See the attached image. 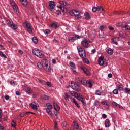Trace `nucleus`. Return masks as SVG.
<instances>
[{
	"mask_svg": "<svg viewBox=\"0 0 130 130\" xmlns=\"http://www.w3.org/2000/svg\"><path fill=\"white\" fill-rule=\"evenodd\" d=\"M10 85H12V86H15V81L12 80L10 82Z\"/></svg>",
	"mask_w": 130,
	"mask_h": 130,
	"instance_id": "54",
	"label": "nucleus"
},
{
	"mask_svg": "<svg viewBox=\"0 0 130 130\" xmlns=\"http://www.w3.org/2000/svg\"><path fill=\"white\" fill-rule=\"evenodd\" d=\"M5 98L6 100H9L10 96H9V95H5Z\"/></svg>",
	"mask_w": 130,
	"mask_h": 130,
	"instance_id": "62",
	"label": "nucleus"
},
{
	"mask_svg": "<svg viewBox=\"0 0 130 130\" xmlns=\"http://www.w3.org/2000/svg\"><path fill=\"white\" fill-rule=\"evenodd\" d=\"M96 9H97V11H99V10H101L102 9V11H103V12H104H104H105V11H104V9H103V8H102V6H98L97 7H96Z\"/></svg>",
	"mask_w": 130,
	"mask_h": 130,
	"instance_id": "39",
	"label": "nucleus"
},
{
	"mask_svg": "<svg viewBox=\"0 0 130 130\" xmlns=\"http://www.w3.org/2000/svg\"><path fill=\"white\" fill-rule=\"evenodd\" d=\"M67 122L64 121L62 123V127H66L67 126Z\"/></svg>",
	"mask_w": 130,
	"mask_h": 130,
	"instance_id": "48",
	"label": "nucleus"
},
{
	"mask_svg": "<svg viewBox=\"0 0 130 130\" xmlns=\"http://www.w3.org/2000/svg\"><path fill=\"white\" fill-rule=\"evenodd\" d=\"M57 127V122L56 121H54V128Z\"/></svg>",
	"mask_w": 130,
	"mask_h": 130,
	"instance_id": "58",
	"label": "nucleus"
},
{
	"mask_svg": "<svg viewBox=\"0 0 130 130\" xmlns=\"http://www.w3.org/2000/svg\"><path fill=\"white\" fill-rule=\"evenodd\" d=\"M111 41L113 44L117 45V44H118V43H117V41H118V38H113L111 39Z\"/></svg>",
	"mask_w": 130,
	"mask_h": 130,
	"instance_id": "18",
	"label": "nucleus"
},
{
	"mask_svg": "<svg viewBox=\"0 0 130 130\" xmlns=\"http://www.w3.org/2000/svg\"><path fill=\"white\" fill-rule=\"evenodd\" d=\"M124 91H125V93L130 94V89L129 88L126 87L124 88Z\"/></svg>",
	"mask_w": 130,
	"mask_h": 130,
	"instance_id": "40",
	"label": "nucleus"
},
{
	"mask_svg": "<svg viewBox=\"0 0 130 130\" xmlns=\"http://www.w3.org/2000/svg\"><path fill=\"white\" fill-rule=\"evenodd\" d=\"M24 28L26 31L28 32V33H30V34L33 33V29L32 28V26H30V24H29V23H25Z\"/></svg>",
	"mask_w": 130,
	"mask_h": 130,
	"instance_id": "7",
	"label": "nucleus"
},
{
	"mask_svg": "<svg viewBox=\"0 0 130 130\" xmlns=\"http://www.w3.org/2000/svg\"><path fill=\"white\" fill-rule=\"evenodd\" d=\"M77 50L80 57H82V58H86L87 54H86V51H85V49L82 48L81 46H79L77 47Z\"/></svg>",
	"mask_w": 130,
	"mask_h": 130,
	"instance_id": "1",
	"label": "nucleus"
},
{
	"mask_svg": "<svg viewBox=\"0 0 130 130\" xmlns=\"http://www.w3.org/2000/svg\"><path fill=\"white\" fill-rule=\"evenodd\" d=\"M32 52L34 55H36V56H37V57L39 58H44V54L40 52L38 49H34Z\"/></svg>",
	"mask_w": 130,
	"mask_h": 130,
	"instance_id": "4",
	"label": "nucleus"
},
{
	"mask_svg": "<svg viewBox=\"0 0 130 130\" xmlns=\"http://www.w3.org/2000/svg\"><path fill=\"white\" fill-rule=\"evenodd\" d=\"M10 27L11 28V29H13V30H16L17 29V25H16L14 23H12Z\"/></svg>",
	"mask_w": 130,
	"mask_h": 130,
	"instance_id": "29",
	"label": "nucleus"
},
{
	"mask_svg": "<svg viewBox=\"0 0 130 130\" xmlns=\"http://www.w3.org/2000/svg\"><path fill=\"white\" fill-rule=\"evenodd\" d=\"M83 37L82 36H80L78 35H75L73 37H69L68 38V40L69 41H71L72 42H74L75 40H77V39H80V38H82Z\"/></svg>",
	"mask_w": 130,
	"mask_h": 130,
	"instance_id": "9",
	"label": "nucleus"
},
{
	"mask_svg": "<svg viewBox=\"0 0 130 130\" xmlns=\"http://www.w3.org/2000/svg\"><path fill=\"white\" fill-rule=\"evenodd\" d=\"M76 82L78 84H80L81 85H86L87 84V80H86L84 78H78L76 79Z\"/></svg>",
	"mask_w": 130,
	"mask_h": 130,
	"instance_id": "11",
	"label": "nucleus"
},
{
	"mask_svg": "<svg viewBox=\"0 0 130 130\" xmlns=\"http://www.w3.org/2000/svg\"><path fill=\"white\" fill-rule=\"evenodd\" d=\"M101 104H103V105H106L107 108L109 107V105H108V104L105 101H102Z\"/></svg>",
	"mask_w": 130,
	"mask_h": 130,
	"instance_id": "37",
	"label": "nucleus"
},
{
	"mask_svg": "<svg viewBox=\"0 0 130 130\" xmlns=\"http://www.w3.org/2000/svg\"><path fill=\"white\" fill-rule=\"evenodd\" d=\"M102 117H103V118H106L107 117V115H106V114H103L102 115Z\"/></svg>",
	"mask_w": 130,
	"mask_h": 130,
	"instance_id": "61",
	"label": "nucleus"
},
{
	"mask_svg": "<svg viewBox=\"0 0 130 130\" xmlns=\"http://www.w3.org/2000/svg\"><path fill=\"white\" fill-rule=\"evenodd\" d=\"M71 71H72L73 74H77V71H76V70H75V69L74 68H71Z\"/></svg>",
	"mask_w": 130,
	"mask_h": 130,
	"instance_id": "53",
	"label": "nucleus"
},
{
	"mask_svg": "<svg viewBox=\"0 0 130 130\" xmlns=\"http://www.w3.org/2000/svg\"><path fill=\"white\" fill-rule=\"evenodd\" d=\"M121 25H122V22H118L116 24L117 27H121Z\"/></svg>",
	"mask_w": 130,
	"mask_h": 130,
	"instance_id": "50",
	"label": "nucleus"
},
{
	"mask_svg": "<svg viewBox=\"0 0 130 130\" xmlns=\"http://www.w3.org/2000/svg\"><path fill=\"white\" fill-rule=\"evenodd\" d=\"M61 10V11H62V12L67 11V8L65 7H63Z\"/></svg>",
	"mask_w": 130,
	"mask_h": 130,
	"instance_id": "55",
	"label": "nucleus"
},
{
	"mask_svg": "<svg viewBox=\"0 0 130 130\" xmlns=\"http://www.w3.org/2000/svg\"><path fill=\"white\" fill-rule=\"evenodd\" d=\"M53 106L55 110H56L57 111H58V110L60 109L59 106L57 104L55 103V102L53 103Z\"/></svg>",
	"mask_w": 130,
	"mask_h": 130,
	"instance_id": "19",
	"label": "nucleus"
},
{
	"mask_svg": "<svg viewBox=\"0 0 130 130\" xmlns=\"http://www.w3.org/2000/svg\"><path fill=\"white\" fill-rule=\"evenodd\" d=\"M13 23V21L11 19L6 20V24L10 27Z\"/></svg>",
	"mask_w": 130,
	"mask_h": 130,
	"instance_id": "25",
	"label": "nucleus"
},
{
	"mask_svg": "<svg viewBox=\"0 0 130 130\" xmlns=\"http://www.w3.org/2000/svg\"><path fill=\"white\" fill-rule=\"evenodd\" d=\"M118 104H117L116 102H113V105L114 106H116V107H117L118 106Z\"/></svg>",
	"mask_w": 130,
	"mask_h": 130,
	"instance_id": "52",
	"label": "nucleus"
},
{
	"mask_svg": "<svg viewBox=\"0 0 130 130\" xmlns=\"http://www.w3.org/2000/svg\"><path fill=\"white\" fill-rule=\"evenodd\" d=\"M46 105L47 106V108L46 109L47 112H48V114H50V115H52V113L51 112V110L52 109V105L49 103H47Z\"/></svg>",
	"mask_w": 130,
	"mask_h": 130,
	"instance_id": "12",
	"label": "nucleus"
},
{
	"mask_svg": "<svg viewBox=\"0 0 130 130\" xmlns=\"http://www.w3.org/2000/svg\"><path fill=\"white\" fill-rule=\"evenodd\" d=\"M57 15H60V14H61V11L60 10L57 11Z\"/></svg>",
	"mask_w": 130,
	"mask_h": 130,
	"instance_id": "63",
	"label": "nucleus"
},
{
	"mask_svg": "<svg viewBox=\"0 0 130 130\" xmlns=\"http://www.w3.org/2000/svg\"><path fill=\"white\" fill-rule=\"evenodd\" d=\"M44 66V64H43V60H42L41 62H39L37 63V67L39 68V69H42Z\"/></svg>",
	"mask_w": 130,
	"mask_h": 130,
	"instance_id": "20",
	"label": "nucleus"
},
{
	"mask_svg": "<svg viewBox=\"0 0 130 130\" xmlns=\"http://www.w3.org/2000/svg\"><path fill=\"white\" fill-rule=\"evenodd\" d=\"M124 86L122 84H120L117 86V89L118 91H123Z\"/></svg>",
	"mask_w": 130,
	"mask_h": 130,
	"instance_id": "26",
	"label": "nucleus"
},
{
	"mask_svg": "<svg viewBox=\"0 0 130 130\" xmlns=\"http://www.w3.org/2000/svg\"><path fill=\"white\" fill-rule=\"evenodd\" d=\"M74 104H75L76 106H77L78 108H80V105H79V104H78V102L76 101V103H74Z\"/></svg>",
	"mask_w": 130,
	"mask_h": 130,
	"instance_id": "57",
	"label": "nucleus"
},
{
	"mask_svg": "<svg viewBox=\"0 0 130 130\" xmlns=\"http://www.w3.org/2000/svg\"><path fill=\"white\" fill-rule=\"evenodd\" d=\"M43 64H44L43 69L44 71L46 72H50V71H51V67H50V64H48L47 59H43Z\"/></svg>",
	"mask_w": 130,
	"mask_h": 130,
	"instance_id": "2",
	"label": "nucleus"
},
{
	"mask_svg": "<svg viewBox=\"0 0 130 130\" xmlns=\"http://www.w3.org/2000/svg\"><path fill=\"white\" fill-rule=\"evenodd\" d=\"M104 57H100V58H99L98 62L100 66H103V64H104Z\"/></svg>",
	"mask_w": 130,
	"mask_h": 130,
	"instance_id": "14",
	"label": "nucleus"
},
{
	"mask_svg": "<svg viewBox=\"0 0 130 130\" xmlns=\"http://www.w3.org/2000/svg\"><path fill=\"white\" fill-rule=\"evenodd\" d=\"M74 127H75L76 129H79V124H78V122H76V121H74Z\"/></svg>",
	"mask_w": 130,
	"mask_h": 130,
	"instance_id": "32",
	"label": "nucleus"
},
{
	"mask_svg": "<svg viewBox=\"0 0 130 130\" xmlns=\"http://www.w3.org/2000/svg\"><path fill=\"white\" fill-rule=\"evenodd\" d=\"M45 85L48 87H50V86H51V83L50 82H45Z\"/></svg>",
	"mask_w": 130,
	"mask_h": 130,
	"instance_id": "47",
	"label": "nucleus"
},
{
	"mask_svg": "<svg viewBox=\"0 0 130 130\" xmlns=\"http://www.w3.org/2000/svg\"><path fill=\"white\" fill-rule=\"evenodd\" d=\"M44 33L45 34H46V35H48V34H49V33H50V30H48V29H46L44 31Z\"/></svg>",
	"mask_w": 130,
	"mask_h": 130,
	"instance_id": "46",
	"label": "nucleus"
},
{
	"mask_svg": "<svg viewBox=\"0 0 130 130\" xmlns=\"http://www.w3.org/2000/svg\"><path fill=\"white\" fill-rule=\"evenodd\" d=\"M84 16H85V20H90L91 18V15L88 12H86L84 13Z\"/></svg>",
	"mask_w": 130,
	"mask_h": 130,
	"instance_id": "23",
	"label": "nucleus"
},
{
	"mask_svg": "<svg viewBox=\"0 0 130 130\" xmlns=\"http://www.w3.org/2000/svg\"><path fill=\"white\" fill-rule=\"evenodd\" d=\"M42 98L44 100H48V99H49V97L47 96L45 94H43V95H42Z\"/></svg>",
	"mask_w": 130,
	"mask_h": 130,
	"instance_id": "33",
	"label": "nucleus"
},
{
	"mask_svg": "<svg viewBox=\"0 0 130 130\" xmlns=\"http://www.w3.org/2000/svg\"><path fill=\"white\" fill-rule=\"evenodd\" d=\"M16 125H17L16 124L15 121L13 120L11 122V126H12V127H16Z\"/></svg>",
	"mask_w": 130,
	"mask_h": 130,
	"instance_id": "42",
	"label": "nucleus"
},
{
	"mask_svg": "<svg viewBox=\"0 0 130 130\" xmlns=\"http://www.w3.org/2000/svg\"><path fill=\"white\" fill-rule=\"evenodd\" d=\"M3 113V111L0 109V121L2 120V114Z\"/></svg>",
	"mask_w": 130,
	"mask_h": 130,
	"instance_id": "60",
	"label": "nucleus"
},
{
	"mask_svg": "<svg viewBox=\"0 0 130 130\" xmlns=\"http://www.w3.org/2000/svg\"><path fill=\"white\" fill-rule=\"evenodd\" d=\"M97 8L96 7H93L92 8V12H93V13H95V12H97Z\"/></svg>",
	"mask_w": 130,
	"mask_h": 130,
	"instance_id": "51",
	"label": "nucleus"
},
{
	"mask_svg": "<svg viewBox=\"0 0 130 130\" xmlns=\"http://www.w3.org/2000/svg\"><path fill=\"white\" fill-rule=\"evenodd\" d=\"M23 6H27V0H20Z\"/></svg>",
	"mask_w": 130,
	"mask_h": 130,
	"instance_id": "35",
	"label": "nucleus"
},
{
	"mask_svg": "<svg viewBox=\"0 0 130 130\" xmlns=\"http://www.w3.org/2000/svg\"><path fill=\"white\" fill-rule=\"evenodd\" d=\"M0 56H1L2 57H4V58H7V56L3 53V52H0Z\"/></svg>",
	"mask_w": 130,
	"mask_h": 130,
	"instance_id": "43",
	"label": "nucleus"
},
{
	"mask_svg": "<svg viewBox=\"0 0 130 130\" xmlns=\"http://www.w3.org/2000/svg\"><path fill=\"white\" fill-rule=\"evenodd\" d=\"M27 93H28V94H31V88H30V87H27Z\"/></svg>",
	"mask_w": 130,
	"mask_h": 130,
	"instance_id": "49",
	"label": "nucleus"
},
{
	"mask_svg": "<svg viewBox=\"0 0 130 130\" xmlns=\"http://www.w3.org/2000/svg\"><path fill=\"white\" fill-rule=\"evenodd\" d=\"M71 88L74 90V91H76V92H79L80 90H81V87H80V86L78 85L77 83H72L71 82Z\"/></svg>",
	"mask_w": 130,
	"mask_h": 130,
	"instance_id": "6",
	"label": "nucleus"
},
{
	"mask_svg": "<svg viewBox=\"0 0 130 130\" xmlns=\"http://www.w3.org/2000/svg\"><path fill=\"white\" fill-rule=\"evenodd\" d=\"M122 30L125 31L127 30L128 31H130V26L128 25H125V26H121Z\"/></svg>",
	"mask_w": 130,
	"mask_h": 130,
	"instance_id": "21",
	"label": "nucleus"
},
{
	"mask_svg": "<svg viewBox=\"0 0 130 130\" xmlns=\"http://www.w3.org/2000/svg\"><path fill=\"white\" fill-rule=\"evenodd\" d=\"M30 106L34 110H37V104L35 102H32L30 104Z\"/></svg>",
	"mask_w": 130,
	"mask_h": 130,
	"instance_id": "16",
	"label": "nucleus"
},
{
	"mask_svg": "<svg viewBox=\"0 0 130 130\" xmlns=\"http://www.w3.org/2000/svg\"><path fill=\"white\" fill-rule=\"evenodd\" d=\"M32 41L35 43L36 44H37L38 43V40L37 39V38L36 37H34L32 38Z\"/></svg>",
	"mask_w": 130,
	"mask_h": 130,
	"instance_id": "30",
	"label": "nucleus"
},
{
	"mask_svg": "<svg viewBox=\"0 0 130 130\" xmlns=\"http://www.w3.org/2000/svg\"><path fill=\"white\" fill-rule=\"evenodd\" d=\"M70 14L73 17H75L76 20H79V19H81V18H82V16L78 10H73L70 12Z\"/></svg>",
	"mask_w": 130,
	"mask_h": 130,
	"instance_id": "3",
	"label": "nucleus"
},
{
	"mask_svg": "<svg viewBox=\"0 0 130 130\" xmlns=\"http://www.w3.org/2000/svg\"><path fill=\"white\" fill-rule=\"evenodd\" d=\"M51 27L53 28V29H56L57 27H58V23L57 22H54L51 25Z\"/></svg>",
	"mask_w": 130,
	"mask_h": 130,
	"instance_id": "24",
	"label": "nucleus"
},
{
	"mask_svg": "<svg viewBox=\"0 0 130 130\" xmlns=\"http://www.w3.org/2000/svg\"><path fill=\"white\" fill-rule=\"evenodd\" d=\"M82 71H83L84 73L86 74L87 76H90L91 75V73L89 70H88L86 68L83 67L82 68Z\"/></svg>",
	"mask_w": 130,
	"mask_h": 130,
	"instance_id": "15",
	"label": "nucleus"
},
{
	"mask_svg": "<svg viewBox=\"0 0 130 130\" xmlns=\"http://www.w3.org/2000/svg\"><path fill=\"white\" fill-rule=\"evenodd\" d=\"M109 30H114V28L113 27H112V26H109Z\"/></svg>",
	"mask_w": 130,
	"mask_h": 130,
	"instance_id": "64",
	"label": "nucleus"
},
{
	"mask_svg": "<svg viewBox=\"0 0 130 130\" xmlns=\"http://www.w3.org/2000/svg\"><path fill=\"white\" fill-rule=\"evenodd\" d=\"M73 96H74L75 98H77V97H78V93L75 91H71L70 92H68L65 94V97H68L69 98H72Z\"/></svg>",
	"mask_w": 130,
	"mask_h": 130,
	"instance_id": "8",
	"label": "nucleus"
},
{
	"mask_svg": "<svg viewBox=\"0 0 130 130\" xmlns=\"http://www.w3.org/2000/svg\"><path fill=\"white\" fill-rule=\"evenodd\" d=\"M104 25H101L100 27V29L101 30V31H103V29H104Z\"/></svg>",
	"mask_w": 130,
	"mask_h": 130,
	"instance_id": "59",
	"label": "nucleus"
},
{
	"mask_svg": "<svg viewBox=\"0 0 130 130\" xmlns=\"http://www.w3.org/2000/svg\"><path fill=\"white\" fill-rule=\"evenodd\" d=\"M59 4H60V5H62L63 6H67L68 5V4L67 3V2L63 1H59Z\"/></svg>",
	"mask_w": 130,
	"mask_h": 130,
	"instance_id": "36",
	"label": "nucleus"
},
{
	"mask_svg": "<svg viewBox=\"0 0 130 130\" xmlns=\"http://www.w3.org/2000/svg\"><path fill=\"white\" fill-rule=\"evenodd\" d=\"M10 4L12 8H13L15 12H16L17 13V12H18V6H17V4H15L14 2H11Z\"/></svg>",
	"mask_w": 130,
	"mask_h": 130,
	"instance_id": "13",
	"label": "nucleus"
},
{
	"mask_svg": "<svg viewBox=\"0 0 130 130\" xmlns=\"http://www.w3.org/2000/svg\"><path fill=\"white\" fill-rule=\"evenodd\" d=\"M113 94H114V95H117L118 94V89H115L113 91Z\"/></svg>",
	"mask_w": 130,
	"mask_h": 130,
	"instance_id": "38",
	"label": "nucleus"
},
{
	"mask_svg": "<svg viewBox=\"0 0 130 130\" xmlns=\"http://www.w3.org/2000/svg\"><path fill=\"white\" fill-rule=\"evenodd\" d=\"M94 104L95 105H98L99 104V101H98L97 100H95L94 101Z\"/></svg>",
	"mask_w": 130,
	"mask_h": 130,
	"instance_id": "56",
	"label": "nucleus"
},
{
	"mask_svg": "<svg viewBox=\"0 0 130 130\" xmlns=\"http://www.w3.org/2000/svg\"><path fill=\"white\" fill-rule=\"evenodd\" d=\"M90 43H91V42L90 41L87 40L86 39H84L82 41L81 44L85 48H88V47H89V44H90Z\"/></svg>",
	"mask_w": 130,
	"mask_h": 130,
	"instance_id": "5",
	"label": "nucleus"
},
{
	"mask_svg": "<svg viewBox=\"0 0 130 130\" xmlns=\"http://www.w3.org/2000/svg\"><path fill=\"white\" fill-rule=\"evenodd\" d=\"M83 58V61L84 62V63H86L87 64H89L90 63V61L89 60L86 58Z\"/></svg>",
	"mask_w": 130,
	"mask_h": 130,
	"instance_id": "28",
	"label": "nucleus"
},
{
	"mask_svg": "<svg viewBox=\"0 0 130 130\" xmlns=\"http://www.w3.org/2000/svg\"><path fill=\"white\" fill-rule=\"evenodd\" d=\"M49 7H50V8L51 9H54V8L55 7V5L54 4V2L49 1Z\"/></svg>",
	"mask_w": 130,
	"mask_h": 130,
	"instance_id": "17",
	"label": "nucleus"
},
{
	"mask_svg": "<svg viewBox=\"0 0 130 130\" xmlns=\"http://www.w3.org/2000/svg\"><path fill=\"white\" fill-rule=\"evenodd\" d=\"M38 81L41 84H42L43 85H45V81H44V80L39 79Z\"/></svg>",
	"mask_w": 130,
	"mask_h": 130,
	"instance_id": "44",
	"label": "nucleus"
},
{
	"mask_svg": "<svg viewBox=\"0 0 130 130\" xmlns=\"http://www.w3.org/2000/svg\"><path fill=\"white\" fill-rule=\"evenodd\" d=\"M105 126L106 127H109V126H110V121H109V119H106V121L105 123Z\"/></svg>",
	"mask_w": 130,
	"mask_h": 130,
	"instance_id": "22",
	"label": "nucleus"
},
{
	"mask_svg": "<svg viewBox=\"0 0 130 130\" xmlns=\"http://www.w3.org/2000/svg\"><path fill=\"white\" fill-rule=\"evenodd\" d=\"M70 67H71V69H76V65H75L74 63L73 62H70L69 63Z\"/></svg>",
	"mask_w": 130,
	"mask_h": 130,
	"instance_id": "31",
	"label": "nucleus"
},
{
	"mask_svg": "<svg viewBox=\"0 0 130 130\" xmlns=\"http://www.w3.org/2000/svg\"><path fill=\"white\" fill-rule=\"evenodd\" d=\"M76 98L77 99H78V100L81 101L83 105L85 106L87 104V103H86V101H85V98L83 96L82 94L80 93L79 94H77V96H76Z\"/></svg>",
	"mask_w": 130,
	"mask_h": 130,
	"instance_id": "10",
	"label": "nucleus"
},
{
	"mask_svg": "<svg viewBox=\"0 0 130 130\" xmlns=\"http://www.w3.org/2000/svg\"><path fill=\"white\" fill-rule=\"evenodd\" d=\"M95 94L98 95V96H100V95H101V92H100V90H96L95 91Z\"/></svg>",
	"mask_w": 130,
	"mask_h": 130,
	"instance_id": "45",
	"label": "nucleus"
},
{
	"mask_svg": "<svg viewBox=\"0 0 130 130\" xmlns=\"http://www.w3.org/2000/svg\"><path fill=\"white\" fill-rule=\"evenodd\" d=\"M85 85H87L89 88H92L93 86V84H92V83H91V82L87 81L86 84Z\"/></svg>",
	"mask_w": 130,
	"mask_h": 130,
	"instance_id": "34",
	"label": "nucleus"
},
{
	"mask_svg": "<svg viewBox=\"0 0 130 130\" xmlns=\"http://www.w3.org/2000/svg\"><path fill=\"white\" fill-rule=\"evenodd\" d=\"M107 52L108 54H110V55L113 54V50L111 48H109L108 50H107Z\"/></svg>",
	"mask_w": 130,
	"mask_h": 130,
	"instance_id": "27",
	"label": "nucleus"
},
{
	"mask_svg": "<svg viewBox=\"0 0 130 130\" xmlns=\"http://www.w3.org/2000/svg\"><path fill=\"white\" fill-rule=\"evenodd\" d=\"M125 36H126L125 33H123L122 32H121L119 33L120 37H125Z\"/></svg>",
	"mask_w": 130,
	"mask_h": 130,
	"instance_id": "41",
	"label": "nucleus"
}]
</instances>
